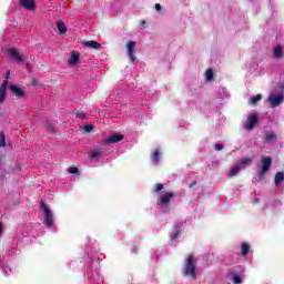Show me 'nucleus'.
I'll return each mask as SVG.
<instances>
[{
	"mask_svg": "<svg viewBox=\"0 0 284 284\" xmlns=\"http://www.w3.org/2000/svg\"><path fill=\"white\" fill-rule=\"evenodd\" d=\"M182 272L184 276H191L193 281H196V260L194 258V255H187Z\"/></svg>",
	"mask_w": 284,
	"mask_h": 284,
	"instance_id": "nucleus-1",
	"label": "nucleus"
},
{
	"mask_svg": "<svg viewBox=\"0 0 284 284\" xmlns=\"http://www.w3.org/2000/svg\"><path fill=\"white\" fill-rule=\"evenodd\" d=\"M40 207L44 212V223L47 227H52V223H54V215L52 214V211H50L43 201L40 202Z\"/></svg>",
	"mask_w": 284,
	"mask_h": 284,
	"instance_id": "nucleus-2",
	"label": "nucleus"
},
{
	"mask_svg": "<svg viewBox=\"0 0 284 284\" xmlns=\"http://www.w3.org/2000/svg\"><path fill=\"white\" fill-rule=\"evenodd\" d=\"M270 168H272V158H263L262 168L258 173L260 181H263V179H265V175L270 172Z\"/></svg>",
	"mask_w": 284,
	"mask_h": 284,
	"instance_id": "nucleus-3",
	"label": "nucleus"
},
{
	"mask_svg": "<svg viewBox=\"0 0 284 284\" xmlns=\"http://www.w3.org/2000/svg\"><path fill=\"white\" fill-rule=\"evenodd\" d=\"M257 123H258V115L256 113L250 114L244 123V129L251 132V130H254L256 128Z\"/></svg>",
	"mask_w": 284,
	"mask_h": 284,
	"instance_id": "nucleus-4",
	"label": "nucleus"
},
{
	"mask_svg": "<svg viewBox=\"0 0 284 284\" xmlns=\"http://www.w3.org/2000/svg\"><path fill=\"white\" fill-rule=\"evenodd\" d=\"M174 196H179V194L174 193V192H166L165 194H163L160 199V205L162 207H168V205H170V202L174 199Z\"/></svg>",
	"mask_w": 284,
	"mask_h": 284,
	"instance_id": "nucleus-5",
	"label": "nucleus"
},
{
	"mask_svg": "<svg viewBox=\"0 0 284 284\" xmlns=\"http://www.w3.org/2000/svg\"><path fill=\"white\" fill-rule=\"evenodd\" d=\"M135 45H136V42L134 41H129L126 44L128 55L130 58V61H132V63L136 62V55H134Z\"/></svg>",
	"mask_w": 284,
	"mask_h": 284,
	"instance_id": "nucleus-6",
	"label": "nucleus"
},
{
	"mask_svg": "<svg viewBox=\"0 0 284 284\" xmlns=\"http://www.w3.org/2000/svg\"><path fill=\"white\" fill-rule=\"evenodd\" d=\"M8 80H3L0 85V104L6 101V98L8 97Z\"/></svg>",
	"mask_w": 284,
	"mask_h": 284,
	"instance_id": "nucleus-7",
	"label": "nucleus"
},
{
	"mask_svg": "<svg viewBox=\"0 0 284 284\" xmlns=\"http://www.w3.org/2000/svg\"><path fill=\"white\" fill-rule=\"evenodd\" d=\"M9 90L11 91L13 97L18 98L26 97V92H28L26 88H19L17 85H9Z\"/></svg>",
	"mask_w": 284,
	"mask_h": 284,
	"instance_id": "nucleus-8",
	"label": "nucleus"
},
{
	"mask_svg": "<svg viewBox=\"0 0 284 284\" xmlns=\"http://www.w3.org/2000/svg\"><path fill=\"white\" fill-rule=\"evenodd\" d=\"M268 102L271 103L272 108H278V105L283 103V95L272 94L268 97Z\"/></svg>",
	"mask_w": 284,
	"mask_h": 284,
	"instance_id": "nucleus-9",
	"label": "nucleus"
},
{
	"mask_svg": "<svg viewBox=\"0 0 284 284\" xmlns=\"http://www.w3.org/2000/svg\"><path fill=\"white\" fill-rule=\"evenodd\" d=\"M84 48H91L92 50H103V45L101 43L91 40V41H84L83 42Z\"/></svg>",
	"mask_w": 284,
	"mask_h": 284,
	"instance_id": "nucleus-10",
	"label": "nucleus"
},
{
	"mask_svg": "<svg viewBox=\"0 0 284 284\" xmlns=\"http://www.w3.org/2000/svg\"><path fill=\"white\" fill-rule=\"evenodd\" d=\"M20 6L29 10L30 12L34 11V0H20Z\"/></svg>",
	"mask_w": 284,
	"mask_h": 284,
	"instance_id": "nucleus-11",
	"label": "nucleus"
},
{
	"mask_svg": "<svg viewBox=\"0 0 284 284\" xmlns=\"http://www.w3.org/2000/svg\"><path fill=\"white\" fill-rule=\"evenodd\" d=\"M8 54H10V57H12L18 63H23V57L19 54L17 49L14 48L8 49Z\"/></svg>",
	"mask_w": 284,
	"mask_h": 284,
	"instance_id": "nucleus-12",
	"label": "nucleus"
},
{
	"mask_svg": "<svg viewBox=\"0 0 284 284\" xmlns=\"http://www.w3.org/2000/svg\"><path fill=\"white\" fill-rule=\"evenodd\" d=\"M120 141H123V135L115 133L105 140V144L110 145V143H119Z\"/></svg>",
	"mask_w": 284,
	"mask_h": 284,
	"instance_id": "nucleus-13",
	"label": "nucleus"
},
{
	"mask_svg": "<svg viewBox=\"0 0 284 284\" xmlns=\"http://www.w3.org/2000/svg\"><path fill=\"white\" fill-rule=\"evenodd\" d=\"M277 135L274 133V131H267L264 135V143H272L276 141Z\"/></svg>",
	"mask_w": 284,
	"mask_h": 284,
	"instance_id": "nucleus-14",
	"label": "nucleus"
},
{
	"mask_svg": "<svg viewBox=\"0 0 284 284\" xmlns=\"http://www.w3.org/2000/svg\"><path fill=\"white\" fill-rule=\"evenodd\" d=\"M81 58V53L77 51L71 52V58L69 60L70 65H77L79 63V59Z\"/></svg>",
	"mask_w": 284,
	"mask_h": 284,
	"instance_id": "nucleus-15",
	"label": "nucleus"
},
{
	"mask_svg": "<svg viewBox=\"0 0 284 284\" xmlns=\"http://www.w3.org/2000/svg\"><path fill=\"white\" fill-rule=\"evenodd\" d=\"M252 161H253L252 156L246 155L244 159H242V160L240 161V163H239L237 165L240 166V169H241V168H242V169H245V168H247L248 165H252Z\"/></svg>",
	"mask_w": 284,
	"mask_h": 284,
	"instance_id": "nucleus-16",
	"label": "nucleus"
},
{
	"mask_svg": "<svg viewBox=\"0 0 284 284\" xmlns=\"http://www.w3.org/2000/svg\"><path fill=\"white\" fill-rule=\"evenodd\" d=\"M229 276H231V281L234 284H243V278H241V275L236 272L229 273Z\"/></svg>",
	"mask_w": 284,
	"mask_h": 284,
	"instance_id": "nucleus-17",
	"label": "nucleus"
},
{
	"mask_svg": "<svg viewBox=\"0 0 284 284\" xmlns=\"http://www.w3.org/2000/svg\"><path fill=\"white\" fill-rule=\"evenodd\" d=\"M57 28L60 34H65V32H68V27L65 26V22L61 20L57 22Z\"/></svg>",
	"mask_w": 284,
	"mask_h": 284,
	"instance_id": "nucleus-18",
	"label": "nucleus"
},
{
	"mask_svg": "<svg viewBox=\"0 0 284 284\" xmlns=\"http://www.w3.org/2000/svg\"><path fill=\"white\" fill-rule=\"evenodd\" d=\"M151 161H153V163H159V161H161V150L155 149L151 155Z\"/></svg>",
	"mask_w": 284,
	"mask_h": 284,
	"instance_id": "nucleus-19",
	"label": "nucleus"
},
{
	"mask_svg": "<svg viewBox=\"0 0 284 284\" xmlns=\"http://www.w3.org/2000/svg\"><path fill=\"white\" fill-rule=\"evenodd\" d=\"M241 254L242 256H247L250 254V244L247 243H242L241 245Z\"/></svg>",
	"mask_w": 284,
	"mask_h": 284,
	"instance_id": "nucleus-20",
	"label": "nucleus"
},
{
	"mask_svg": "<svg viewBox=\"0 0 284 284\" xmlns=\"http://www.w3.org/2000/svg\"><path fill=\"white\" fill-rule=\"evenodd\" d=\"M274 57L275 59H283V48L281 45L275 47Z\"/></svg>",
	"mask_w": 284,
	"mask_h": 284,
	"instance_id": "nucleus-21",
	"label": "nucleus"
},
{
	"mask_svg": "<svg viewBox=\"0 0 284 284\" xmlns=\"http://www.w3.org/2000/svg\"><path fill=\"white\" fill-rule=\"evenodd\" d=\"M284 182V173L283 172H277L275 175V185H281V183Z\"/></svg>",
	"mask_w": 284,
	"mask_h": 284,
	"instance_id": "nucleus-22",
	"label": "nucleus"
},
{
	"mask_svg": "<svg viewBox=\"0 0 284 284\" xmlns=\"http://www.w3.org/2000/svg\"><path fill=\"white\" fill-rule=\"evenodd\" d=\"M162 190H165V185L163 183H158L151 192L152 194H159V192H162Z\"/></svg>",
	"mask_w": 284,
	"mask_h": 284,
	"instance_id": "nucleus-23",
	"label": "nucleus"
},
{
	"mask_svg": "<svg viewBox=\"0 0 284 284\" xmlns=\"http://www.w3.org/2000/svg\"><path fill=\"white\" fill-rule=\"evenodd\" d=\"M263 99L262 94H256L254 97H252L250 99V105H256V103H258V101H261Z\"/></svg>",
	"mask_w": 284,
	"mask_h": 284,
	"instance_id": "nucleus-24",
	"label": "nucleus"
},
{
	"mask_svg": "<svg viewBox=\"0 0 284 284\" xmlns=\"http://www.w3.org/2000/svg\"><path fill=\"white\" fill-rule=\"evenodd\" d=\"M90 159H99L101 156V149H94L89 153Z\"/></svg>",
	"mask_w": 284,
	"mask_h": 284,
	"instance_id": "nucleus-25",
	"label": "nucleus"
},
{
	"mask_svg": "<svg viewBox=\"0 0 284 284\" xmlns=\"http://www.w3.org/2000/svg\"><path fill=\"white\" fill-rule=\"evenodd\" d=\"M205 79L206 81H212L214 79V70L207 69L205 71Z\"/></svg>",
	"mask_w": 284,
	"mask_h": 284,
	"instance_id": "nucleus-26",
	"label": "nucleus"
},
{
	"mask_svg": "<svg viewBox=\"0 0 284 284\" xmlns=\"http://www.w3.org/2000/svg\"><path fill=\"white\" fill-rule=\"evenodd\" d=\"M75 118L77 119H82V121H85L88 119V114H85V112H83V111H78L75 113Z\"/></svg>",
	"mask_w": 284,
	"mask_h": 284,
	"instance_id": "nucleus-27",
	"label": "nucleus"
},
{
	"mask_svg": "<svg viewBox=\"0 0 284 284\" xmlns=\"http://www.w3.org/2000/svg\"><path fill=\"white\" fill-rule=\"evenodd\" d=\"M239 170H241V166L237 164L230 171V176H236L239 174Z\"/></svg>",
	"mask_w": 284,
	"mask_h": 284,
	"instance_id": "nucleus-28",
	"label": "nucleus"
},
{
	"mask_svg": "<svg viewBox=\"0 0 284 284\" xmlns=\"http://www.w3.org/2000/svg\"><path fill=\"white\" fill-rule=\"evenodd\" d=\"M92 130H94V125H92V124H88V125L83 126L84 134H90V132H92Z\"/></svg>",
	"mask_w": 284,
	"mask_h": 284,
	"instance_id": "nucleus-29",
	"label": "nucleus"
},
{
	"mask_svg": "<svg viewBox=\"0 0 284 284\" xmlns=\"http://www.w3.org/2000/svg\"><path fill=\"white\" fill-rule=\"evenodd\" d=\"M0 148H6V134L0 133Z\"/></svg>",
	"mask_w": 284,
	"mask_h": 284,
	"instance_id": "nucleus-30",
	"label": "nucleus"
},
{
	"mask_svg": "<svg viewBox=\"0 0 284 284\" xmlns=\"http://www.w3.org/2000/svg\"><path fill=\"white\" fill-rule=\"evenodd\" d=\"M68 172L70 174H79V169L77 166L69 168Z\"/></svg>",
	"mask_w": 284,
	"mask_h": 284,
	"instance_id": "nucleus-31",
	"label": "nucleus"
},
{
	"mask_svg": "<svg viewBox=\"0 0 284 284\" xmlns=\"http://www.w3.org/2000/svg\"><path fill=\"white\" fill-rule=\"evenodd\" d=\"M179 231H175L171 236V241H176V239H179Z\"/></svg>",
	"mask_w": 284,
	"mask_h": 284,
	"instance_id": "nucleus-32",
	"label": "nucleus"
},
{
	"mask_svg": "<svg viewBox=\"0 0 284 284\" xmlns=\"http://www.w3.org/2000/svg\"><path fill=\"white\" fill-rule=\"evenodd\" d=\"M48 130H50V132H52L54 134V132H57V129L54 126H52V124L48 125Z\"/></svg>",
	"mask_w": 284,
	"mask_h": 284,
	"instance_id": "nucleus-33",
	"label": "nucleus"
},
{
	"mask_svg": "<svg viewBox=\"0 0 284 284\" xmlns=\"http://www.w3.org/2000/svg\"><path fill=\"white\" fill-rule=\"evenodd\" d=\"M31 85H39L37 78L31 79Z\"/></svg>",
	"mask_w": 284,
	"mask_h": 284,
	"instance_id": "nucleus-34",
	"label": "nucleus"
},
{
	"mask_svg": "<svg viewBox=\"0 0 284 284\" xmlns=\"http://www.w3.org/2000/svg\"><path fill=\"white\" fill-rule=\"evenodd\" d=\"M215 150L221 152V150H223V144H215Z\"/></svg>",
	"mask_w": 284,
	"mask_h": 284,
	"instance_id": "nucleus-35",
	"label": "nucleus"
},
{
	"mask_svg": "<svg viewBox=\"0 0 284 284\" xmlns=\"http://www.w3.org/2000/svg\"><path fill=\"white\" fill-rule=\"evenodd\" d=\"M8 79H10V70H8L6 75H4V81H8Z\"/></svg>",
	"mask_w": 284,
	"mask_h": 284,
	"instance_id": "nucleus-36",
	"label": "nucleus"
},
{
	"mask_svg": "<svg viewBox=\"0 0 284 284\" xmlns=\"http://www.w3.org/2000/svg\"><path fill=\"white\" fill-rule=\"evenodd\" d=\"M155 10H156V12H161V4L155 3Z\"/></svg>",
	"mask_w": 284,
	"mask_h": 284,
	"instance_id": "nucleus-37",
	"label": "nucleus"
},
{
	"mask_svg": "<svg viewBox=\"0 0 284 284\" xmlns=\"http://www.w3.org/2000/svg\"><path fill=\"white\" fill-rule=\"evenodd\" d=\"M0 234H3V223L0 222Z\"/></svg>",
	"mask_w": 284,
	"mask_h": 284,
	"instance_id": "nucleus-38",
	"label": "nucleus"
},
{
	"mask_svg": "<svg viewBox=\"0 0 284 284\" xmlns=\"http://www.w3.org/2000/svg\"><path fill=\"white\" fill-rule=\"evenodd\" d=\"M194 185H196V181H193V182L189 185V187H194Z\"/></svg>",
	"mask_w": 284,
	"mask_h": 284,
	"instance_id": "nucleus-39",
	"label": "nucleus"
},
{
	"mask_svg": "<svg viewBox=\"0 0 284 284\" xmlns=\"http://www.w3.org/2000/svg\"><path fill=\"white\" fill-rule=\"evenodd\" d=\"M141 23H142V26H144V23H145V20H142V21H141Z\"/></svg>",
	"mask_w": 284,
	"mask_h": 284,
	"instance_id": "nucleus-40",
	"label": "nucleus"
}]
</instances>
